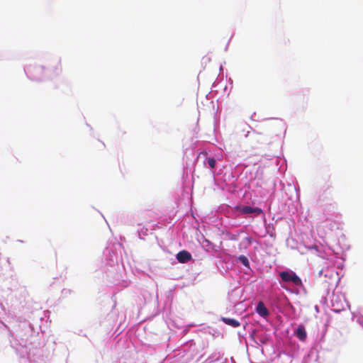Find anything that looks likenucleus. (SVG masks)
Masks as SVG:
<instances>
[{
    "label": "nucleus",
    "instance_id": "f257e3e1",
    "mask_svg": "<svg viewBox=\"0 0 363 363\" xmlns=\"http://www.w3.org/2000/svg\"><path fill=\"white\" fill-rule=\"evenodd\" d=\"M280 277L284 282H291L296 286L302 284L301 279L293 271H284L280 273Z\"/></svg>",
    "mask_w": 363,
    "mask_h": 363
},
{
    "label": "nucleus",
    "instance_id": "f03ea898",
    "mask_svg": "<svg viewBox=\"0 0 363 363\" xmlns=\"http://www.w3.org/2000/svg\"><path fill=\"white\" fill-rule=\"evenodd\" d=\"M177 259L180 263H186L191 259V255L186 250H182L177 253Z\"/></svg>",
    "mask_w": 363,
    "mask_h": 363
},
{
    "label": "nucleus",
    "instance_id": "7ed1b4c3",
    "mask_svg": "<svg viewBox=\"0 0 363 363\" xmlns=\"http://www.w3.org/2000/svg\"><path fill=\"white\" fill-rule=\"evenodd\" d=\"M257 313L262 318H266L269 315V310L266 308L263 302L258 303L256 308Z\"/></svg>",
    "mask_w": 363,
    "mask_h": 363
},
{
    "label": "nucleus",
    "instance_id": "20e7f679",
    "mask_svg": "<svg viewBox=\"0 0 363 363\" xmlns=\"http://www.w3.org/2000/svg\"><path fill=\"white\" fill-rule=\"evenodd\" d=\"M296 336L301 341L306 339L307 334L303 325H299L295 332Z\"/></svg>",
    "mask_w": 363,
    "mask_h": 363
},
{
    "label": "nucleus",
    "instance_id": "39448f33",
    "mask_svg": "<svg viewBox=\"0 0 363 363\" xmlns=\"http://www.w3.org/2000/svg\"><path fill=\"white\" fill-rule=\"evenodd\" d=\"M241 212L245 214H250V213H260L262 210L259 208H252L250 206H244L241 209Z\"/></svg>",
    "mask_w": 363,
    "mask_h": 363
},
{
    "label": "nucleus",
    "instance_id": "423d86ee",
    "mask_svg": "<svg viewBox=\"0 0 363 363\" xmlns=\"http://www.w3.org/2000/svg\"><path fill=\"white\" fill-rule=\"evenodd\" d=\"M222 321L225 324L230 325L232 327L236 328L240 326V323L238 320L229 318H222Z\"/></svg>",
    "mask_w": 363,
    "mask_h": 363
},
{
    "label": "nucleus",
    "instance_id": "0eeeda50",
    "mask_svg": "<svg viewBox=\"0 0 363 363\" xmlns=\"http://www.w3.org/2000/svg\"><path fill=\"white\" fill-rule=\"evenodd\" d=\"M238 259L240 261V262L245 267H249L250 266V262L248 261V259L244 256V255H240L239 257H238Z\"/></svg>",
    "mask_w": 363,
    "mask_h": 363
},
{
    "label": "nucleus",
    "instance_id": "6e6552de",
    "mask_svg": "<svg viewBox=\"0 0 363 363\" xmlns=\"http://www.w3.org/2000/svg\"><path fill=\"white\" fill-rule=\"evenodd\" d=\"M206 162L209 167L213 169L216 166V160L213 157H208Z\"/></svg>",
    "mask_w": 363,
    "mask_h": 363
},
{
    "label": "nucleus",
    "instance_id": "1a4fd4ad",
    "mask_svg": "<svg viewBox=\"0 0 363 363\" xmlns=\"http://www.w3.org/2000/svg\"><path fill=\"white\" fill-rule=\"evenodd\" d=\"M342 310V309H340V308H333V311H335V312H340Z\"/></svg>",
    "mask_w": 363,
    "mask_h": 363
}]
</instances>
